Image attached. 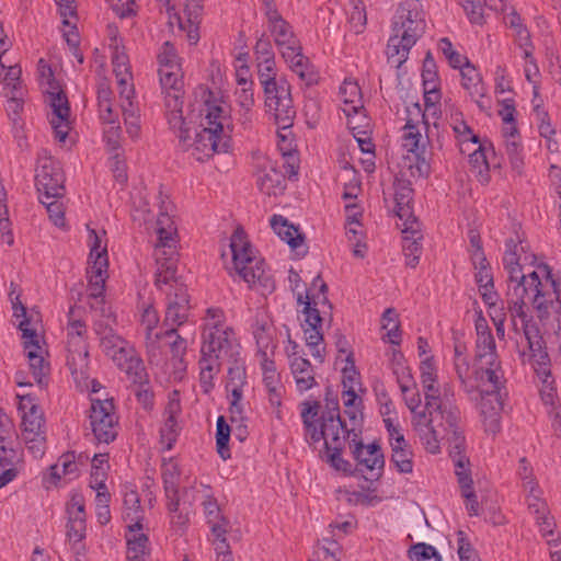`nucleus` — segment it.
Instances as JSON below:
<instances>
[{
  "label": "nucleus",
  "instance_id": "f257e3e1",
  "mask_svg": "<svg viewBox=\"0 0 561 561\" xmlns=\"http://www.w3.org/2000/svg\"><path fill=\"white\" fill-rule=\"evenodd\" d=\"M525 298L543 325L552 324L561 307V278L546 274L540 279L533 274L526 283H507V309L513 329L523 331L528 350L539 351L543 339Z\"/></svg>",
  "mask_w": 561,
  "mask_h": 561
},
{
  "label": "nucleus",
  "instance_id": "f03ea898",
  "mask_svg": "<svg viewBox=\"0 0 561 561\" xmlns=\"http://www.w3.org/2000/svg\"><path fill=\"white\" fill-rule=\"evenodd\" d=\"M175 227L170 216L161 213L157 219L158 243L156 244L154 256L158 268L154 285L167 296V308L163 319V327L168 329L178 328L188 319L191 309L187 288L175 277L176 260Z\"/></svg>",
  "mask_w": 561,
  "mask_h": 561
},
{
  "label": "nucleus",
  "instance_id": "7ed1b4c3",
  "mask_svg": "<svg viewBox=\"0 0 561 561\" xmlns=\"http://www.w3.org/2000/svg\"><path fill=\"white\" fill-rule=\"evenodd\" d=\"M201 356L198 359L199 386L205 394L215 387L221 366L242 354V346L233 327L228 324L226 312L219 307L206 309L201 324Z\"/></svg>",
  "mask_w": 561,
  "mask_h": 561
},
{
  "label": "nucleus",
  "instance_id": "20e7f679",
  "mask_svg": "<svg viewBox=\"0 0 561 561\" xmlns=\"http://www.w3.org/2000/svg\"><path fill=\"white\" fill-rule=\"evenodd\" d=\"M422 387L425 407L412 416V425L426 451L435 455L440 451V428L455 427L462 421L461 413L454 403V392L449 385L444 386L443 392L437 382L424 383Z\"/></svg>",
  "mask_w": 561,
  "mask_h": 561
},
{
  "label": "nucleus",
  "instance_id": "39448f33",
  "mask_svg": "<svg viewBox=\"0 0 561 561\" xmlns=\"http://www.w3.org/2000/svg\"><path fill=\"white\" fill-rule=\"evenodd\" d=\"M201 127L193 141H186V149L197 161H204L215 152H226L229 148L230 117L224 102L216 99L213 92L204 93L199 110Z\"/></svg>",
  "mask_w": 561,
  "mask_h": 561
},
{
  "label": "nucleus",
  "instance_id": "423d86ee",
  "mask_svg": "<svg viewBox=\"0 0 561 561\" xmlns=\"http://www.w3.org/2000/svg\"><path fill=\"white\" fill-rule=\"evenodd\" d=\"M230 249L233 270L249 287L263 296L272 294L275 289L274 278L242 229L238 228L232 233Z\"/></svg>",
  "mask_w": 561,
  "mask_h": 561
},
{
  "label": "nucleus",
  "instance_id": "0eeeda50",
  "mask_svg": "<svg viewBox=\"0 0 561 561\" xmlns=\"http://www.w3.org/2000/svg\"><path fill=\"white\" fill-rule=\"evenodd\" d=\"M512 236L505 240V250L503 254V265L507 273V283H526L533 274H537L538 278H545V275H552L547 265H539L537 270L524 272L523 264L534 259V255L527 253L528 243L520 232L517 224L512 225Z\"/></svg>",
  "mask_w": 561,
  "mask_h": 561
},
{
  "label": "nucleus",
  "instance_id": "6e6552de",
  "mask_svg": "<svg viewBox=\"0 0 561 561\" xmlns=\"http://www.w3.org/2000/svg\"><path fill=\"white\" fill-rule=\"evenodd\" d=\"M21 439L35 458L42 457L46 444V421L42 408L30 396H18Z\"/></svg>",
  "mask_w": 561,
  "mask_h": 561
},
{
  "label": "nucleus",
  "instance_id": "1a4fd4ad",
  "mask_svg": "<svg viewBox=\"0 0 561 561\" xmlns=\"http://www.w3.org/2000/svg\"><path fill=\"white\" fill-rule=\"evenodd\" d=\"M257 76L264 90L267 111H280L287 119L291 113L293 102L290 85L285 80H276L275 60L257 61Z\"/></svg>",
  "mask_w": 561,
  "mask_h": 561
},
{
  "label": "nucleus",
  "instance_id": "9d476101",
  "mask_svg": "<svg viewBox=\"0 0 561 561\" xmlns=\"http://www.w3.org/2000/svg\"><path fill=\"white\" fill-rule=\"evenodd\" d=\"M261 2L266 28L282 57H289L294 51L302 49L293 26L279 13L275 0H261Z\"/></svg>",
  "mask_w": 561,
  "mask_h": 561
},
{
  "label": "nucleus",
  "instance_id": "9b49d317",
  "mask_svg": "<svg viewBox=\"0 0 561 561\" xmlns=\"http://www.w3.org/2000/svg\"><path fill=\"white\" fill-rule=\"evenodd\" d=\"M407 122L402 127L401 146L408 153H413L417 161V170L420 174H427L428 164L423 157L425 151V140L423 139L420 125L426 124L425 114L419 103L408 106Z\"/></svg>",
  "mask_w": 561,
  "mask_h": 561
},
{
  "label": "nucleus",
  "instance_id": "f8f14e48",
  "mask_svg": "<svg viewBox=\"0 0 561 561\" xmlns=\"http://www.w3.org/2000/svg\"><path fill=\"white\" fill-rule=\"evenodd\" d=\"M473 375L478 387L489 386L491 392H497L504 388L506 380L496 346H490V348L476 346Z\"/></svg>",
  "mask_w": 561,
  "mask_h": 561
},
{
  "label": "nucleus",
  "instance_id": "ddd939ff",
  "mask_svg": "<svg viewBox=\"0 0 561 561\" xmlns=\"http://www.w3.org/2000/svg\"><path fill=\"white\" fill-rule=\"evenodd\" d=\"M90 426L98 443L110 444L118 433V417L113 399L91 398Z\"/></svg>",
  "mask_w": 561,
  "mask_h": 561
},
{
  "label": "nucleus",
  "instance_id": "4468645a",
  "mask_svg": "<svg viewBox=\"0 0 561 561\" xmlns=\"http://www.w3.org/2000/svg\"><path fill=\"white\" fill-rule=\"evenodd\" d=\"M65 178L59 163L51 157H38L35 169V186L38 197L61 198Z\"/></svg>",
  "mask_w": 561,
  "mask_h": 561
},
{
  "label": "nucleus",
  "instance_id": "2eb2a0df",
  "mask_svg": "<svg viewBox=\"0 0 561 561\" xmlns=\"http://www.w3.org/2000/svg\"><path fill=\"white\" fill-rule=\"evenodd\" d=\"M18 328L22 332L24 351L28 358L32 375L41 387H46L48 383L49 364L44 358L45 350L41 345L39 336L34 329L28 328L26 320L20 322Z\"/></svg>",
  "mask_w": 561,
  "mask_h": 561
},
{
  "label": "nucleus",
  "instance_id": "dca6fc26",
  "mask_svg": "<svg viewBox=\"0 0 561 561\" xmlns=\"http://www.w3.org/2000/svg\"><path fill=\"white\" fill-rule=\"evenodd\" d=\"M110 48L112 49L113 72L116 78L119 99L135 98V88L128 56L119 47L117 30L110 28Z\"/></svg>",
  "mask_w": 561,
  "mask_h": 561
},
{
  "label": "nucleus",
  "instance_id": "f3484780",
  "mask_svg": "<svg viewBox=\"0 0 561 561\" xmlns=\"http://www.w3.org/2000/svg\"><path fill=\"white\" fill-rule=\"evenodd\" d=\"M116 318L111 308L102 307V317L93 323L94 333L100 341L102 352L110 358L115 357L121 347L125 346L128 341L116 333L113 325Z\"/></svg>",
  "mask_w": 561,
  "mask_h": 561
},
{
  "label": "nucleus",
  "instance_id": "a211bd4d",
  "mask_svg": "<svg viewBox=\"0 0 561 561\" xmlns=\"http://www.w3.org/2000/svg\"><path fill=\"white\" fill-rule=\"evenodd\" d=\"M274 115V119L278 126L277 131V147L279 151L282 152L285 163L284 167L286 169V173L289 175V178L297 175L298 173V165H297V158L294 154V144L291 138V130L290 127L293 126L294 118L296 116V111L294 105L291 104V113L289 117H287V122L285 123V116L282 115L280 111H268Z\"/></svg>",
  "mask_w": 561,
  "mask_h": 561
},
{
  "label": "nucleus",
  "instance_id": "6ab92c4d",
  "mask_svg": "<svg viewBox=\"0 0 561 561\" xmlns=\"http://www.w3.org/2000/svg\"><path fill=\"white\" fill-rule=\"evenodd\" d=\"M108 264L100 261L99 263L89 264L87 270L88 286V305L100 318L102 317V307L110 308L104 302L105 282L108 277Z\"/></svg>",
  "mask_w": 561,
  "mask_h": 561
},
{
  "label": "nucleus",
  "instance_id": "aec40b11",
  "mask_svg": "<svg viewBox=\"0 0 561 561\" xmlns=\"http://www.w3.org/2000/svg\"><path fill=\"white\" fill-rule=\"evenodd\" d=\"M118 369L124 371L134 385H144L148 381V374L141 357L135 347L127 342L125 346L111 358Z\"/></svg>",
  "mask_w": 561,
  "mask_h": 561
},
{
  "label": "nucleus",
  "instance_id": "412c9836",
  "mask_svg": "<svg viewBox=\"0 0 561 561\" xmlns=\"http://www.w3.org/2000/svg\"><path fill=\"white\" fill-rule=\"evenodd\" d=\"M480 388V411L484 431L495 435L501 430V411L503 409L502 396L500 389L497 392H491V387Z\"/></svg>",
  "mask_w": 561,
  "mask_h": 561
},
{
  "label": "nucleus",
  "instance_id": "4be33fe9",
  "mask_svg": "<svg viewBox=\"0 0 561 561\" xmlns=\"http://www.w3.org/2000/svg\"><path fill=\"white\" fill-rule=\"evenodd\" d=\"M250 330L255 340L257 352L265 355L266 351L275 347V327L272 318L264 308H257L251 319Z\"/></svg>",
  "mask_w": 561,
  "mask_h": 561
},
{
  "label": "nucleus",
  "instance_id": "5701e85b",
  "mask_svg": "<svg viewBox=\"0 0 561 561\" xmlns=\"http://www.w3.org/2000/svg\"><path fill=\"white\" fill-rule=\"evenodd\" d=\"M397 19L393 26L394 30L413 35L415 38L423 34L425 20L419 1H407L403 3L398 11Z\"/></svg>",
  "mask_w": 561,
  "mask_h": 561
},
{
  "label": "nucleus",
  "instance_id": "b1692460",
  "mask_svg": "<svg viewBox=\"0 0 561 561\" xmlns=\"http://www.w3.org/2000/svg\"><path fill=\"white\" fill-rule=\"evenodd\" d=\"M402 251L405 256V265L414 268L419 264L422 254L421 225L417 219H411L402 222Z\"/></svg>",
  "mask_w": 561,
  "mask_h": 561
},
{
  "label": "nucleus",
  "instance_id": "393cba45",
  "mask_svg": "<svg viewBox=\"0 0 561 561\" xmlns=\"http://www.w3.org/2000/svg\"><path fill=\"white\" fill-rule=\"evenodd\" d=\"M49 105L51 114L49 123L59 141H65L68 136L70 107L66 94L61 91L49 93Z\"/></svg>",
  "mask_w": 561,
  "mask_h": 561
},
{
  "label": "nucleus",
  "instance_id": "a878e982",
  "mask_svg": "<svg viewBox=\"0 0 561 561\" xmlns=\"http://www.w3.org/2000/svg\"><path fill=\"white\" fill-rule=\"evenodd\" d=\"M351 448L360 471L368 470L377 477L380 474L385 459L379 445L374 443L365 446L362 442H355Z\"/></svg>",
  "mask_w": 561,
  "mask_h": 561
},
{
  "label": "nucleus",
  "instance_id": "bb28decb",
  "mask_svg": "<svg viewBox=\"0 0 561 561\" xmlns=\"http://www.w3.org/2000/svg\"><path fill=\"white\" fill-rule=\"evenodd\" d=\"M355 427L347 430L344 422L341 420L340 414L330 413L325 417V436L324 440L325 450H343L346 438L353 435V443L358 436Z\"/></svg>",
  "mask_w": 561,
  "mask_h": 561
},
{
  "label": "nucleus",
  "instance_id": "cd10ccee",
  "mask_svg": "<svg viewBox=\"0 0 561 561\" xmlns=\"http://www.w3.org/2000/svg\"><path fill=\"white\" fill-rule=\"evenodd\" d=\"M383 422L391 438V461L399 472L411 473L413 470L412 453L408 449L403 435L393 426L389 417L385 419Z\"/></svg>",
  "mask_w": 561,
  "mask_h": 561
},
{
  "label": "nucleus",
  "instance_id": "c85d7f7f",
  "mask_svg": "<svg viewBox=\"0 0 561 561\" xmlns=\"http://www.w3.org/2000/svg\"><path fill=\"white\" fill-rule=\"evenodd\" d=\"M127 561H148L150 556L149 538L142 524H128L126 533Z\"/></svg>",
  "mask_w": 561,
  "mask_h": 561
},
{
  "label": "nucleus",
  "instance_id": "c756f323",
  "mask_svg": "<svg viewBox=\"0 0 561 561\" xmlns=\"http://www.w3.org/2000/svg\"><path fill=\"white\" fill-rule=\"evenodd\" d=\"M442 438L446 439L449 446V454L454 460L456 470H467L466 463H468V459L463 454L466 450V437L463 434L462 421L457 423L456 426H444L440 428Z\"/></svg>",
  "mask_w": 561,
  "mask_h": 561
},
{
  "label": "nucleus",
  "instance_id": "7c9ffc66",
  "mask_svg": "<svg viewBox=\"0 0 561 561\" xmlns=\"http://www.w3.org/2000/svg\"><path fill=\"white\" fill-rule=\"evenodd\" d=\"M416 41L417 38L413 35L393 28V35L388 39L386 49L388 62L396 68H400L407 61L409 51Z\"/></svg>",
  "mask_w": 561,
  "mask_h": 561
},
{
  "label": "nucleus",
  "instance_id": "2f4dec72",
  "mask_svg": "<svg viewBox=\"0 0 561 561\" xmlns=\"http://www.w3.org/2000/svg\"><path fill=\"white\" fill-rule=\"evenodd\" d=\"M182 409L179 400L172 399L168 402L164 412H163V424L160 427V443L164 446L167 450L172 449L175 444L181 427L178 423V416L180 415Z\"/></svg>",
  "mask_w": 561,
  "mask_h": 561
},
{
  "label": "nucleus",
  "instance_id": "473e14b6",
  "mask_svg": "<svg viewBox=\"0 0 561 561\" xmlns=\"http://www.w3.org/2000/svg\"><path fill=\"white\" fill-rule=\"evenodd\" d=\"M289 365L299 392L308 391L317 385L313 367L307 358L297 356V352H294L290 354Z\"/></svg>",
  "mask_w": 561,
  "mask_h": 561
},
{
  "label": "nucleus",
  "instance_id": "72a5a7b5",
  "mask_svg": "<svg viewBox=\"0 0 561 561\" xmlns=\"http://www.w3.org/2000/svg\"><path fill=\"white\" fill-rule=\"evenodd\" d=\"M204 489V495L202 500V506L206 522L210 527L211 533L222 534L224 527H229V520L221 514L220 507L217 500L214 497L210 488L205 484H201Z\"/></svg>",
  "mask_w": 561,
  "mask_h": 561
},
{
  "label": "nucleus",
  "instance_id": "f704fd0d",
  "mask_svg": "<svg viewBox=\"0 0 561 561\" xmlns=\"http://www.w3.org/2000/svg\"><path fill=\"white\" fill-rule=\"evenodd\" d=\"M517 476L522 481L524 490L529 494L528 507L534 508L536 513H539L540 508L543 507V503L540 502L539 496L540 490L534 478L533 468L525 457L519 459Z\"/></svg>",
  "mask_w": 561,
  "mask_h": 561
},
{
  "label": "nucleus",
  "instance_id": "c9c22d12",
  "mask_svg": "<svg viewBox=\"0 0 561 561\" xmlns=\"http://www.w3.org/2000/svg\"><path fill=\"white\" fill-rule=\"evenodd\" d=\"M228 367V380L226 388L231 397L243 398V387L247 385V370L244 357L241 355L234 359L225 362Z\"/></svg>",
  "mask_w": 561,
  "mask_h": 561
},
{
  "label": "nucleus",
  "instance_id": "e433bc0d",
  "mask_svg": "<svg viewBox=\"0 0 561 561\" xmlns=\"http://www.w3.org/2000/svg\"><path fill=\"white\" fill-rule=\"evenodd\" d=\"M67 366L75 380L87 378L89 367L88 344H68Z\"/></svg>",
  "mask_w": 561,
  "mask_h": 561
},
{
  "label": "nucleus",
  "instance_id": "4c0bfd02",
  "mask_svg": "<svg viewBox=\"0 0 561 561\" xmlns=\"http://www.w3.org/2000/svg\"><path fill=\"white\" fill-rule=\"evenodd\" d=\"M283 59L304 84L309 87L318 82V72L308 57L302 54V49H298V51H294L293 55L283 57Z\"/></svg>",
  "mask_w": 561,
  "mask_h": 561
},
{
  "label": "nucleus",
  "instance_id": "58836bf2",
  "mask_svg": "<svg viewBox=\"0 0 561 561\" xmlns=\"http://www.w3.org/2000/svg\"><path fill=\"white\" fill-rule=\"evenodd\" d=\"M271 227L280 240L285 241L291 249H298L304 242V236L299 229L282 215H273Z\"/></svg>",
  "mask_w": 561,
  "mask_h": 561
},
{
  "label": "nucleus",
  "instance_id": "ea45409f",
  "mask_svg": "<svg viewBox=\"0 0 561 561\" xmlns=\"http://www.w3.org/2000/svg\"><path fill=\"white\" fill-rule=\"evenodd\" d=\"M98 107L99 118L103 124L119 123L118 113L113 106L112 90L106 80L98 85Z\"/></svg>",
  "mask_w": 561,
  "mask_h": 561
},
{
  "label": "nucleus",
  "instance_id": "a19ab883",
  "mask_svg": "<svg viewBox=\"0 0 561 561\" xmlns=\"http://www.w3.org/2000/svg\"><path fill=\"white\" fill-rule=\"evenodd\" d=\"M175 334V329L160 330L146 335V351L148 359L151 364H158L163 354V345H165L167 339H172Z\"/></svg>",
  "mask_w": 561,
  "mask_h": 561
},
{
  "label": "nucleus",
  "instance_id": "79ce46f5",
  "mask_svg": "<svg viewBox=\"0 0 561 561\" xmlns=\"http://www.w3.org/2000/svg\"><path fill=\"white\" fill-rule=\"evenodd\" d=\"M327 284L321 279L320 276H317L313 278L312 287L306 293L305 296L302 294H298L297 302H310L312 307L330 310L331 304L327 297Z\"/></svg>",
  "mask_w": 561,
  "mask_h": 561
},
{
  "label": "nucleus",
  "instance_id": "37998d69",
  "mask_svg": "<svg viewBox=\"0 0 561 561\" xmlns=\"http://www.w3.org/2000/svg\"><path fill=\"white\" fill-rule=\"evenodd\" d=\"M528 360L530 362L542 383L552 390L551 385L553 383V379L549 369L550 359L548 353L546 352L543 340L540 343L539 351L529 350Z\"/></svg>",
  "mask_w": 561,
  "mask_h": 561
},
{
  "label": "nucleus",
  "instance_id": "c03bdc74",
  "mask_svg": "<svg viewBox=\"0 0 561 561\" xmlns=\"http://www.w3.org/2000/svg\"><path fill=\"white\" fill-rule=\"evenodd\" d=\"M18 459V451L10 446L9 440L0 443V469L3 470L0 474V488L4 486L15 478L16 469L14 468V463Z\"/></svg>",
  "mask_w": 561,
  "mask_h": 561
},
{
  "label": "nucleus",
  "instance_id": "a18cd8bd",
  "mask_svg": "<svg viewBox=\"0 0 561 561\" xmlns=\"http://www.w3.org/2000/svg\"><path fill=\"white\" fill-rule=\"evenodd\" d=\"M340 98L345 105L343 112L348 117L352 114H358L364 108L360 89L355 82L344 81L340 88Z\"/></svg>",
  "mask_w": 561,
  "mask_h": 561
},
{
  "label": "nucleus",
  "instance_id": "49530a36",
  "mask_svg": "<svg viewBox=\"0 0 561 561\" xmlns=\"http://www.w3.org/2000/svg\"><path fill=\"white\" fill-rule=\"evenodd\" d=\"M119 100L126 133L131 139H138L140 135V115L139 108L137 104H135V98H128L127 100L124 98Z\"/></svg>",
  "mask_w": 561,
  "mask_h": 561
},
{
  "label": "nucleus",
  "instance_id": "de8ad7c7",
  "mask_svg": "<svg viewBox=\"0 0 561 561\" xmlns=\"http://www.w3.org/2000/svg\"><path fill=\"white\" fill-rule=\"evenodd\" d=\"M412 195L413 190L404 182H400L396 185V214L402 222H408L411 219H416L413 216L412 208L410 206L412 202Z\"/></svg>",
  "mask_w": 561,
  "mask_h": 561
},
{
  "label": "nucleus",
  "instance_id": "09e8293b",
  "mask_svg": "<svg viewBox=\"0 0 561 561\" xmlns=\"http://www.w3.org/2000/svg\"><path fill=\"white\" fill-rule=\"evenodd\" d=\"M123 516L129 524H142L144 511L140 505V497L136 490L125 488L123 499Z\"/></svg>",
  "mask_w": 561,
  "mask_h": 561
},
{
  "label": "nucleus",
  "instance_id": "8fccbe9b",
  "mask_svg": "<svg viewBox=\"0 0 561 561\" xmlns=\"http://www.w3.org/2000/svg\"><path fill=\"white\" fill-rule=\"evenodd\" d=\"M161 476L163 480L165 497L179 496L181 471L178 462L173 459L163 461L161 467Z\"/></svg>",
  "mask_w": 561,
  "mask_h": 561
},
{
  "label": "nucleus",
  "instance_id": "3c124183",
  "mask_svg": "<svg viewBox=\"0 0 561 561\" xmlns=\"http://www.w3.org/2000/svg\"><path fill=\"white\" fill-rule=\"evenodd\" d=\"M105 231L98 232L94 229H89V264L99 263L100 261L108 264L107 244L104 240Z\"/></svg>",
  "mask_w": 561,
  "mask_h": 561
},
{
  "label": "nucleus",
  "instance_id": "603ef678",
  "mask_svg": "<svg viewBox=\"0 0 561 561\" xmlns=\"http://www.w3.org/2000/svg\"><path fill=\"white\" fill-rule=\"evenodd\" d=\"M158 73L163 89L180 90L182 85V69L180 62L161 65L159 66Z\"/></svg>",
  "mask_w": 561,
  "mask_h": 561
},
{
  "label": "nucleus",
  "instance_id": "864d4df0",
  "mask_svg": "<svg viewBox=\"0 0 561 561\" xmlns=\"http://www.w3.org/2000/svg\"><path fill=\"white\" fill-rule=\"evenodd\" d=\"M459 69L461 70L463 88L467 89L471 95L483 96L484 87L478 70L468 61Z\"/></svg>",
  "mask_w": 561,
  "mask_h": 561
},
{
  "label": "nucleus",
  "instance_id": "5fc2aeb1",
  "mask_svg": "<svg viewBox=\"0 0 561 561\" xmlns=\"http://www.w3.org/2000/svg\"><path fill=\"white\" fill-rule=\"evenodd\" d=\"M307 346L310 348L311 355L320 363L324 362L325 347L323 345V334L321 328H302Z\"/></svg>",
  "mask_w": 561,
  "mask_h": 561
},
{
  "label": "nucleus",
  "instance_id": "6e6d98bb",
  "mask_svg": "<svg viewBox=\"0 0 561 561\" xmlns=\"http://www.w3.org/2000/svg\"><path fill=\"white\" fill-rule=\"evenodd\" d=\"M257 186L266 195H276L284 190V176L280 172L271 169L259 176Z\"/></svg>",
  "mask_w": 561,
  "mask_h": 561
},
{
  "label": "nucleus",
  "instance_id": "4d7b16f0",
  "mask_svg": "<svg viewBox=\"0 0 561 561\" xmlns=\"http://www.w3.org/2000/svg\"><path fill=\"white\" fill-rule=\"evenodd\" d=\"M476 270V282L480 287L493 286V274L484 252H477L471 261Z\"/></svg>",
  "mask_w": 561,
  "mask_h": 561
},
{
  "label": "nucleus",
  "instance_id": "13d9d810",
  "mask_svg": "<svg viewBox=\"0 0 561 561\" xmlns=\"http://www.w3.org/2000/svg\"><path fill=\"white\" fill-rule=\"evenodd\" d=\"M168 124L179 138L181 149H186V141L191 139L190 129L183 117L182 111L165 113Z\"/></svg>",
  "mask_w": 561,
  "mask_h": 561
},
{
  "label": "nucleus",
  "instance_id": "bf43d9fd",
  "mask_svg": "<svg viewBox=\"0 0 561 561\" xmlns=\"http://www.w3.org/2000/svg\"><path fill=\"white\" fill-rule=\"evenodd\" d=\"M231 427L226 422L224 416H219L217 419V426H216V446L217 451L219 456L227 460L230 458V449L228 446L229 438H230Z\"/></svg>",
  "mask_w": 561,
  "mask_h": 561
},
{
  "label": "nucleus",
  "instance_id": "052dcab7",
  "mask_svg": "<svg viewBox=\"0 0 561 561\" xmlns=\"http://www.w3.org/2000/svg\"><path fill=\"white\" fill-rule=\"evenodd\" d=\"M341 547L335 539H323L318 546L310 561H340Z\"/></svg>",
  "mask_w": 561,
  "mask_h": 561
},
{
  "label": "nucleus",
  "instance_id": "680f3d73",
  "mask_svg": "<svg viewBox=\"0 0 561 561\" xmlns=\"http://www.w3.org/2000/svg\"><path fill=\"white\" fill-rule=\"evenodd\" d=\"M540 116V123L538 125L539 134L542 138L546 140V148L550 152H558L559 151V141L557 139V131L552 127L550 119L548 117L547 113L539 114Z\"/></svg>",
  "mask_w": 561,
  "mask_h": 561
},
{
  "label": "nucleus",
  "instance_id": "e2e57ef3",
  "mask_svg": "<svg viewBox=\"0 0 561 561\" xmlns=\"http://www.w3.org/2000/svg\"><path fill=\"white\" fill-rule=\"evenodd\" d=\"M454 368L463 390L467 393L474 392L476 386L469 381L470 363L468 355L465 357L454 358Z\"/></svg>",
  "mask_w": 561,
  "mask_h": 561
},
{
  "label": "nucleus",
  "instance_id": "0e129e2a",
  "mask_svg": "<svg viewBox=\"0 0 561 561\" xmlns=\"http://www.w3.org/2000/svg\"><path fill=\"white\" fill-rule=\"evenodd\" d=\"M469 163L473 170L480 175L481 182H486L489 179V163L486 160L484 148L479 145L471 153H469Z\"/></svg>",
  "mask_w": 561,
  "mask_h": 561
},
{
  "label": "nucleus",
  "instance_id": "69168bd1",
  "mask_svg": "<svg viewBox=\"0 0 561 561\" xmlns=\"http://www.w3.org/2000/svg\"><path fill=\"white\" fill-rule=\"evenodd\" d=\"M39 202L46 207L49 219L57 227L65 226V213L60 198H46L45 196L38 197Z\"/></svg>",
  "mask_w": 561,
  "mask_h": 561
},
{
  "label": "nucleus",
  "instance_id": "338daca9",
  "mask_svg": "<svg viewBox=\"0 0 561 561\" xmlns=\"http://www.w3.org/2000/svg\"><path fill=\"white\" fill-rule=\"evenodd\" d=\"M457 552L460 561H480L477 550L472 547L463 530L457 531Z\"/></svg>",
  "mask_w": 561,
  "mask_h": 561
},
{
  "label": "nucleus",
  "instance_id": "774afa93",
  "mask_svg": "<svg viewBox=\"0 0 561 561\" xmlns=\"http://www.w3.org/2000/svg\"><path fill=\"white\" fill-rule=\"evenodd\" d=\"M409 554L412 561H440V557L436 549L424 542H419L412 546Z\"/></svg>",
  "mask_w": 561,
  "mask_h": 561
}]
</instances>
